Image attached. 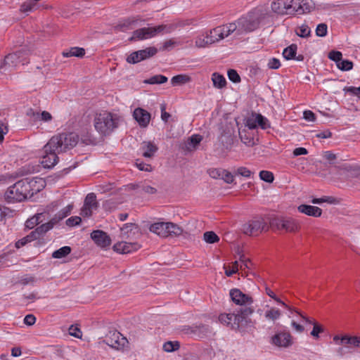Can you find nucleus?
I'll list each match as a JSON object with an SVG mask.
<instances>
[{
    "instance_id": "1",
    "label": "nucleus",
    "mask_w": 360,
    "mask_h": 360,
    "mask_svg": "<svg viewBox=\"0 0 360 360\" xmlns=\"http://www.w3.org/2000/svg\"><path fill=\"white\" fill-rule=\"evenodd\" d=\"M253 307H240L237 310V314H221L219 316V321L230 327L233 330H243L248 326H252L254 322L250 316L254 313Z\"/></svg>"
},
{
    "instance_id": "2",
    "label": "nucleus",
    "mask_w": 360,
    "mask_h": 360,
    "mask_svg": "<svg viewBox=\"0 0 360 360\" xmlns=\"http://www.w3.org/2000/svg\"><path fill=\"white\" fill-rule=\"evenodd\" d=\"M37 183L34 179L25 178L17 181L10 186L5 193V198L8 202H21L28 196L33 195L34 190L32 186Z\"/></svg>"
},
{
    "instance_id": "3",
    "label": "nucleus",
    "mask_w": 360,
    "mask_h": 360,
    "mask_svg": "<svg viewBox=\"0 0 360 360\" xmlns=\"http://www.w3.org/2000/svg\"><path fill=\"white\" fill-rule=\"evenodd\" d=\"M79 141V136L74 132L61 133L53 136L46 144V150L66 152L73 148Z\"/></svg>"
},
{
    "instance_id": "4",
    "label": "nucleus",
    "mask_w": 360,
    "mask_h": 360,
    "mask_svg": "<svg viewBox=\"0 0 360 360\" xmlns=\"http://www.w3.org/2000/svg\"><path fill=\"white\" fill-rule=\"evenodd\" d=\"M268 17L267 13L262 9H256L246 16L239 18L238 32H252L257 29L259 24Z\"/></svg>"
},
{
    "instance_id": "5",
    "label": "nucleus",
    "mask_w": 360,
    "mask_h": 360,
    "mask_svg": "<svg viewBox=\"0 0 360 360\" xmlns=\"http://www.w3.org/2000/svg\"><path fill=\"white\" fill-rule=\"evenodd\" d=\"M118 118L108 112L96 114L94 118V127L101 134L109 135L118 127Z\"/></svg>"
},
{
    "instance_id": "6",
    "label": "nucleus",
    "mask_w": 360,
    "mask_h": 360,
    "mask_svg": "<svg viewBox=\"0 0 360 360\" xmlns=\"http://www.w3.org/2000/svg\"><path fill=\"white\" fill-rule=\"evenodd\" d=\"M272 229L277 230H285L286 232L295 233L300 229L299 221L292 217H276L269 221Z\"/></svg>"
},
{
    "instance_id": "7",
    "label": "nucleus",
    "mask_w": 360,
    "mask_h": 360,
    "mask_svg": "<svg viewBox=\"0 0 360 360\" xmlns=\"http://www.w3.org/2000/svg\"><path fill=\"white\" fill-rule=\"evenodd\" d=\"M268 230L269 226L263 218L250 220L242 226V231L248 236H258L262 231Z\"/></svg>"
},
{
    "instance_id": "8",
    "label": "nucleus",
    "mask_w": 360,
    "mask_h": 360,
    "mask_svg": "<svg viewBox=\"0 0 360 360\" xmlns=\"http://www.w3.org/2000/svg\"><path fill=\"white\" fill-rule=\"evenodd\" d=\"M295 0H274L271 5V10L278 15H295L296 10L294 6Z\"/></svg>"
},
{
    "instance_id": "9",
    "label": "nucleus",
    "mask_w": 360,
    "mask_h": 360,
    "mask_svg": "<svg viewBox=\"0 0 360 360\" xmlns=\"http://www.w3.org/2000/svg\"><path fill=\"white\" fill-rule=\"evenodd\" d=\"M157 53L158 49L154 46L134 51L127 56V62L131 64H136L154 56Z\"/></svg>"
},
{
    "instance_id": "10",
    "label": "nucleus",
    "mask_w": 360,
    "mask_h": 360,
    "mask_svg": "<svg viewBox=\"0 0 360 360\" xmlns=\"http://www.w3.org/2000/svg\"><path fill=\"white\" fill-rule=\"evenodd\" d=\"M230 297L231 300L240 307H252L253 299L249 295L243 293L238 288H233L230 290Z\"/></svg>"
},
{
    "instance_id": "11",
    "label": "nucleus",
    "mask_w": 360,
    "mask_h": 360,
    "mask_svg": "<svg viewBox=\"0 0 360 360\" xmlns=\"http://www.w3.org/2000/svg\"><path fill=\"white\" fill-rule=\"evenodd\" d=\"M127 342V339L117 330L109 331L103 340L104 343L116 349H120L124 347Z\"/></svg>"
},
{
    "instance_id": "12",
    "label": "nucleus",
    "mask_w": 360,
    "mask_h": 360,
    "mask_svg": "<svg viewBox=\"0 0 360 360\" xmlns=\"http://www.w3.org/2000/svg\"><path fill=\"white\" fill-rule=\"evenodd\" d=\"M333 339L335 344L340 345L343 347L348 348L360 347V337L358 336L336 335Z\"/></svg>"
},
{
    "instance_id": "13",
    "label": "nucleus",
    "mask_w": 360,
    "mask_h": 360,
    "mask_svg": "<svg viewBox=\"0 0 360 360\" xmlns=\"http://www.w3.org/2000/svg\"><path fill=\"white\" fill-rule=\"evenodd\" d=\"M271 343L279 347H289L292 345V337L288 332H279L272 336Z\"/></svg>"
},
{
    "instance_id": "14",
    "label": "nucleus",
    "mask_w": 360,
    "mask_h": 360,
    "mask_svg": "<svg viewBox=\"0 0 360 360\" xmlns=\"http://www.w3.org/2000/svg\"><path fill=\"white\" fill-rule=\"evenodd\" d=\"M24 53L25 55L30 54V50L26 47H22L20 49L17 51L15 53H9L5 56L3 65H16L18 63H22L23 65L25 64V59H20V54Z\"/></svg>"
},
{
    "instance_id": "15",
    "label": "nucleus",
    "mask_w": 360,
    "mask_h": 360,
    "mask_svg": "<svg viewBox=\"0 0 360 360\" xmlns=\"http://www.w3.org/2000/svg\"><path fill=\"white\" fill-rule=\"evenodd\" d=\"M252 118L248 121V126L250 129H254L259 127L262 129L270 128V123L267 118L259 113H253Z\"/></svg>"
},
{
    "instance_id": "16",
    "label": "nucleus",
    "mask_w": 360,
    "mask_h": 360,
    "mask_svg": "<svg viewBox=\"0 0 360 360\" xmlns=\"http://www.w3.org/2000/svg\"><path fill=\"white\" fill-rule=\"evenodd\" d=\"M91 238L101 248H106L111 244L110 237L103 231L96 230L91 233Z\"/></svg>"
},
{
    "instance_id": "17",
    "label": "nucleus",
    "mask_w": 360,
    "mask_h": 360,
    "mask_svg": "<svg viewBox=\"0 0 360 360\" xmlns=\"http://www.w3.org/2000/svg\"><path fill=\"white\" fill-rule=\"evenodd\" d=\"M141 248V245L138 243H127L125 241H121L115 243L112 249L114 251L121 253L127 254L133 251L137 250Z\"/></svg>"
},
{
    "instance_id": "18",
    "label": "nucleus",
    "mask_w": 360,
    "mask_h": 360,
    "mask_svg": "<svg viewBox=\"0 0 360 360\" xmlns=\"http://www.w3.org/2000/svg\"><path fill=\"white\" fill-rule=\"evenodd\" d=\"M45 155L42 158L41 164L45 168H51L55 166L58 161V157L57 155L58 151L56 150H46V145L44 146Z\"/></svg>"
},
{
    "instance_id": "19",
    "label": "nucleus",
    "mask_w": 360,
    "mask_h": 360,
    "mask_svg": "<svg viewBox=\"0 0 360 360\" xmlns=\"http://www.w3.org/2000/svg\"><path fill=\"white\" fill-rule=\"evenodd\" d=\"M202 140V137L201 135L193 134L181 143V148L185 153L194 151Z\"/></svg>"
},
{
    "instance_id": "20",
    "label": "nucleus",
    "mask_w": 360,
    "mask_h": 360,
    "mask_svg": "<svg viewBox=\"0 0 360 360\" xmlns=\"http://www.w3.org/2000/svg\"><path fill=\"white\" fill-rule=\"evenodd\" d=\"M153 27H143L134 30L129 41L144 40L155 37Z\"/></svg>"
},
{
    "instance_id": "21",
    "label": "nucleus",
    "mask_w": 360,
    "mask_h": 360,
    "mask_svg": "<svg viewBox=\"0 0 360 360\" xmlns=\"http://www.w3.org/2000/svg\"><path fill=\"white\" fill-rule=\"evenodd\" d=\"M133 117L141 127H146L150 120V114L141 108L134 110Z\"/></svg>"
},
{
    "instance_id": "22",
    "label": "nucleus",
    "mask_w": 360,
    "mask_h": 360,
    "mask_svg": "<svg viewBox=\"0 0 360 360\" xmlns=\"http://www.w3.org/2000/svg\"><path fill=\"white\" fill-rule=\"evenodd\" d=\"M294 6L296 10V14L301 15L310 13L315 7L312 0H295Z\"/></svg>"
},
{
    "instance_id": "23",
    "label": "nucleus",
    "mask_w": 360,
    "mask_h": 360,
    "mask_svg": "<svg viewBox=\"0 0 360 360\" xmlns=\"http://www.w3.org/2000/svg\"><path fill=\"white\" fill-rule=\"evenodd\" d=\"M186 25H189L188 22H179L176 23H172L168 25H160L155 27H153L155 35L156 36L158 34H169L172 32L174 31L179 27H183Z\"/></svg>"
},
{
    "instance_id": "24",
    "label": "nucleus",
    "mask_w": 360,
    "mask_h": 360,
    "mask_svg": "<svg viewBox=\"0 0 360 360\" xmlns=\"http://www.w3.org/2000/svg\"><path fill=\"white\" fill-rule=\"evenodd\" d=\"M121 236L124 239H131L136 237V235L139 234V228L138 225L132 223L125 224L123 227L120 229Z\"/></svg>"
},
{
    "instance_id": "25",
    "label": "nucleus",
    "mask_w": 360,
    "mask_h": 360,
    "mask_svg": "<svg viewBox=\"0 0 360 360\" xmlns=\"http://www.w3.org/2000/svg\"><path fill=\"white\" fill-rule=\"evenodd\" d=\"M158 150V147L152 141H143L140 147L141 155L146 158H153Z\"/></svg>"
},
{
    "instance_id": "26",
    "label": "nucleus",
    "mask_w": 360,
    "mask_h": 360,
    "mask_svg": "<svg viewBox=\"0 0 360 360\" xmlns=\"http://www.w3.org/2000/svg\"><path fill=\"white\" fill-rule=\"evenodd\" d=\"M297 210L309 217H319L322 214V210L320 207L306 204L299 205Z\"/></svg>"
},
{
    "instance_id": "27",
    "label": "nucleus",
    "mask_w": 360,
    "mask_h": 360,
    "mask_svg": "<svg viewBox=\"0 0 360 360\" xmlns=\"http://www.w3.org/2000/svg\"><path fill=\"white\" fill-rule=\"evenodd\" d=\"M323 158L328 161V163L331 165H333L335 168L341 170L350 171L351 166L347 164H344L341 165H336V159L337 156L335 154L333 153L331 151H326L323 154Z\"/></svg>"
},
{
    "instance_id": "28",
    "label": "nucleus",
    "mask_w": 360,
    "mask_h": 360,
    "mask_svg": "<svg viewBox=\"0 0 360 360\" xmlns=\"http://www.w3.org/2000/svg\"><path fill=\"white\" fill-rule=\"evenodd\" d=\"M167 222H157L150 225V231L162 238L167 237Z\"/></svg>"
},
{
    "instance_id": "29",
    "label": "nucleus",
    "mask_w": 360,
    "mask_h": 360,
    "mask_svg": "<svg viewBox=\"0 0 360 360\" xmlns=\"http://www.w3.org/2000/svg\"><path fill=\"white\" fill-rule=\"evenodd\" d=\"M296 313L299 314L301 318L304 320L306 322L311 323L314 326L313 330L311 332V335L316 338H318L319 337V334L320 333L323 332V328L321 326L319 325L316 322L311 321L308 317L303 315L302 313H300L299 311H296Z\"/></svg>"
},
{
    "instance_id": "30",
    "label": "nucleus",
    "mask_w": 360,
    "mask_h": 360,
    "mask_svg": "<svg viewBox=\"0 0 360 360\" xmlns=\"http://www.w3.org/2000/svg\"><path fill=\"white\" fill-rule=\"evenodd\" d=\"M211 332L208 325L200 324L191 328V333L200 338H202Z\"/></svg>"
},
{
    "instance_id": "31",
    "label": "nucleus",
    "mask_w": 360,
    "mask_h": 360,
    "mask_svg": "<svg viewBox=\"0 0 360 360\" xmlns=\"http://www.w3.org/2000/svg\"><path fill=\"white\" fill-rule=\"evenodd\" d=\"M206 38H209L210 41H212V44L223 39V32H221L220 27L218 26L211 30L210 33L207 34Z\"/></svg>"
},
{
    "instance_id": "32",
    "label": "nucleus",
    "mask_w": 360,
    "mask_h": 360,
    "mask_svg": "<svg viewBox=\"0 0 360 360\" xmlns=\"http://www.w3.org/2000/svg\"><path fill=\"white\" fill-rule=\"evenodd\" d=\"M212 80L213 82L214 86L217 89H222L226 85V80L225 77L217 72L212 74Z\"/></svg>"
},
{
    "instance_id": "33",
    "label": "nucleus",
    "mask_w": 360,
    "mask_h": 360,
    "mask_svg": "<svg viewBox=\"0 0 360 360\" xmlns=\"http://www.w3.org/2000/svg\"><path fill=\"white\" fill-rule=\"evenodd\" d=\"M72 209V205H68L65 207L60 210L56 215L55 217L51 219L53 222H54V224H57L60 220L63 219L65 217H66L68 215H69L71 212V210Z\"/></svg>"
},
{
    "instance_id": "34",
    "label": "nucleus",
    "mask_w": 360,
    "mask_h": 360,
    "mask_svg": "<svg viewBox=\"0 0 360 360\" xmlns=\"http://www.w3.org/2000/svg\"><path fill=\"white\" fill-rule=\"evenodd\" d=\"M167 237H176L180 236L183 233V229L179 225L172 223L167 222Z\"/></svg>"
},
{
    "instance_id": "35",
    "label": "nucleus",
    "mask_w": 360,
    "mask_h": 360,
    "mask_svg": "<svg viewBox=\"0 0 360 360\" xmlns=\"http://www.w3.org/2000/svg\"><path fill=\"white\" fill-rule=\"evenodd\" d=\"M138 19L129 18L126 20L122 24L118 25L115 29L120 31L124 32L127 30H132L134 28V25L137 23Z\"/></svg>"
},
{
    "instance_id": "36",
    "label": "nucleus",
    "mask_w": 360,
    "mask_h": 360,
    "mask_svg": "<svg viewBox=\"0 0 360 360\" xmlns=\"http://www.w3.org/2000/svg\"><path fill=\"white\" fill-rule=\"evenodd\" d=\"M63 56L65 57H79L82 58L85 55V50L83 48L80 47H72L68 51H64L63 53Z\"/></svg>"
},
{
    "instance_id": "37",
    "label": "nucleus",
    "mask_w": 360,
    "mask_h": 360,
    "mask_svg": "<svg viewBox=\"0 0 360 360\" xmlns=\"http://www.w3.org/2000/svg\"><path fill=\"white\" fill-rule=\"evenodd\" d=\"M297 46L292 44L283 50V56L286 60L294 59L297 53Z\"/></svg>"
},
{
    "instance_id": "38",
    "label": "nucleus",
    "mask_w": 360,
    "mask_h": 360,
    "mask_svg": "<svg viewBox=\"0 0 360 360\" xmlns=\"http://www.w3.org/2000/svg\"><path fill=\"white\" fill-rule=\"evenodd\" d=\"M219 141L226 149H229L233 143V137L230 133L224 132L221 135Z\"/></svg>"
},
{
    "instance_id": "39",
    "label": "nucleus",
    "mask_w": 360,
    "mask_h": 360,
    "mask_svg": "<svg viewBox=\"0 0 360 360\" xmlns=\"http://www.w3.org/2000/svg\"><path fill=\"white\" fill-rule=\"evenodd\" d=\"M84 205L89 207L93 210H96L98 207L96 196L94 193H89L86 196Z\"/></svg>"
},
{
    "instance_id": "40",
    "label": "nucleus",
    "mask_w": 360,
    "mask_h": 360,
    "mask_svg": "<svg viewBox=\"0 0 360 360\" xmlns=\"http://www.w3.org/2000/svg\"><path fill=\"white\" fill-rule=\"evenodd\" d=\"M264 316L266 319L274 322L281 317V312L278 309L271 308L266 311Z\"/></svg>"
},
{
    "instance_id": "41",
    "label": "nucleus",
    "mask_w": 360,
    "mask_h": 360,
    "mask_svg": "<svg viewBox=\"0 0 360 360\" xmlns=\"http://www.w3.org/2000/svg\"><path fill=\"white\" fill-rule=\"evenodd\" d=\"M71 252V248L69 246H64L54 251L52 253V257L55 259H61L68 256Z\"/></svg>"
},
{
    "instance_id": "42",
    "label": "nucleus",
    "mask_w": 360,
    "mask_h": 360,
    "mask_svg": "<svg viewBox=\"0 0 360 360\" xmlns=\"http://www.w3.org/2000/svg\"><path fill=\"white\" fill-rule=\"evenodd\" d=\"M167 82V77L162 75H156L144 81L146 84H164Z\"/></svg>"
},
{
    "instance_id": "43",
    "label": "nucleus",
    "mask_w": 360,
    "mask_h": 360,
    "mask_svg": "<svg viewBox=\"0 0 360 360\" xmlns=\"http://www.w3.org/2000/svg\"><path fill=\"white\" fill-rule=\"evenodd\" d=\"M54 225V222H53L52 220H51L49 222L41 224V226H38L34 230V233H37L38 236L40 237L43 234L46 233L48 231L51 229Z\"/></svg>"
},
{
    "instance_id": "44",
    "label": "nucleus",
    "mask_w": 360,
    "mask_h": 360,
    "mask_svg": "<svg viewBox=\"0 0 360 360\" xmlns=\"http://www.w3.org/2000/svg\"><path fill=\"white\" fill-rule=\"evenodd\" d=\"M311 202L313 204H321L323 202H328L329 204L338 203L337 199L333 196H323L320 198H313Z\"/></svg>"
},
{
    "instance_id": "45",
    "label": "nucleus",
    "mask_w": 360,
    "mask_h": 360,
    "mask_svg": "<svg viewBox=\"0 0 360 360\" xmlns=\"http://www.w3.org/2000/svg\"><path fill=\"white\" fill-rule=\"evenodd\" d=\"M190 77L186 75H178L173 77L171 79V82L173 85L184 84L189 82Z\"/></svg>"
},
{
    "instance_id": "46",
    "label": "nucleus",
    "mask_w": 360,
    "mask_h": 360,
    "mask_svg": "<svg viewBox=\"0 0 360 360\" xmlns=\"http://www.w3.org/2000/svg\"><path fill=\"white\" fill-rule=\"evenodd\" d=\"M240 138L241 141L248 146H253L255 145V141L246 131L239 132Z\"/></svg>"
},
{
    "instance_id": "47",
    "label": "nucleus",
    "mask_w": 360,
    "mask_h": 360,
    "mask_svg": "<svg viewBox=\"0 0 360 360\" xmlns=\"http://www.w3.org/2000/svg\"><path fill=\"white\" fill-rule=\"evenodd\" d=\"M180 344L178 341H168L163 345V350L167 352H172L178 350Z\"/></svg>"
},
{
    "instance_id": "48",
    "label": "nucleus",
    "mask_w": 360,
    "mask_h": 360,
    "mask_svg": "<svg viewBox=\"0 0 360 360\" xmlns=\"http://www.w3.org/2000/svg\"><path fill=\"white\" fill-rule=\"evenodd\" d=\"M37 8V4L33 0H30V1H28L26 2H24L20 6V11L24 13L28 12V11H32L34 10H36Z\"/></svg>"
},
{
    "instance_id": "49",
    "label": "nucleus",
    "mask_w": 360,
    "mask_h": 360,
    "mask_svg": "<svg viewBox=\"0 0 360 360\" xmlns=\"http://www.w3.org/2000/svg\"><path fill=\"white\" fill-rule=\"evenodd\" d=\"M205 241L207 243H214L219 240V236L213 231H207L203 235Z\"/></svg>"
},
{
    "instance_id": "50",
    "label": "nucleus",
    "mask_w": 360,
    "mask_h": 360,
    "mask_svg": "<svg viewBox=\"0 0 360 360\" xmlns=\"http://www.w3.org/2000/svg\"><path fill=\"white\" fill-rule=\"evenodd\" d=\"M337 67L342 71H348L352 69L353 63L349 60H341Z\"/></svg>"
},
{
    "instance_id": "51",
    "label": "nucleus",
    "mask_w": 360,
    "mask_h": 360,
    "mask_svg": "<svg viewBox=\"0 0 360 360\" xmlns=\"http://www.w3.org/2000/svg\"><path fill=\"white\" fill-rule=\"evenodd\" d=\"M259 177L267 183H272L274 179L273 173L266 170H262L259 172Z\"/></svg>"
},
{
    "instance_id": "52",
    "label": "nucleus",
    "mask_w": 360,
    "mask_h": 360,
    "mask_svg": "<svg viewBox=\"0 0 360 360\" xmlns=\"http://www.w3.org/2000/svg\"><path fill=\"white\" fill-rule=\"evenodd\" d=\"M33 116L35 119H39L45 122L50 121L52 119L51 115L47 111L42 112H33Z\"/></svg>"
},
{
    "instance_id": "53",
    "label": "nucleus",
    "mask_w": 360,
    "mask_h": 360,
    "mask_svg": "<svg viewBox=\"0 0 360 360\" xmlns=\"http://www.w3.org/2000/svg\"><path fill=\"white\" fill-rule=\"evenodd\" d=\"M310 29L306 25H302L296 30V34L301 37H307L310 35Z\"/></svg>"
},
{
    "instance_id": "54",
    "label": "nucleus",
    "mask_w": 360,
    "mask_h": 360,
    "mask_svg": "<svg viewBox=\"0 0 360 360\" xmlns=\"http://www.w3.org/2000/svg\"><path fill=\"white\" fill-rule=\"evenodd\" d=\"M342 54L338 51H331L328 53V58L335 62L336 65L339 63V61L342 60Z\"/></svg>"
},
{
    "instance_id": "55",
    "label": "nucleus",
    "mask_w": 360,
    "mask_h": 360,
    "mask_svg": "<svg viewBox=\"0 0 360 360\" xmlns=\"http://www.w3.org/2000/svg\"><path fill=\"white\" fill-rule=\"evenodd\" d=\"M212 44V42L210 41V39L206 37H198L195 40V46L198 48H204L207 45Z\"/></svg>"
},
{
    "instance_id": "56",
    "label": "nucleus",
    "mask_w": 360,
    "mask_h": 360,
    "mask_svg": "<svg viewBox=\"0 0 360 360\" xmlns=\"http://www.w3.org/2000/svg\"><path fill=\"white\" fill-rule=\"evenodd\" d=\"M223 173H224L223 169L212 168L208 170L209 175L213 179H221Z\"/></svg>"
},
{
    "instance_id": "57",
    "label": "nucleus",
    "mask_w": 360,
    "mask_h": 360,
    "mask_svg": "<svg viewBox=\"0 0 360 360\" xmlns=\"http://www.w3.org/2000/svg\"><path fill=\"white\" fill-rule=\"evenodd\" d=\"M42 214H39L38 215L28 219L25 222V226L28 229H32L35 225L39 223V220Z\"/></svg>"
},
{
    "instance_id": "58",
    "label": "nucleus",
    "mask_w": 360,
    "mask_h": 360,
    "mask_svg": "<svg viewBox=\"0 0 360 360\" xmlns=\"http://www.w3.org/2000/svg\"><path fill=\"white\" fill-rule=\"evenodd\" d=\"M328 27L325 23L318 25L316 29V35L319 37H325L327 34Z\"/></svg>"
},
{
    "instance_id": "59",
    "label": "nucleus",
    "mask_w": 360,
    "mask_h": 360,
    "mask_svg": "<svg viewBox=\"0 0 360 360\" xmlns=\"http://www.w3.org/2000/svg\"><path fill=\"white\" fill-rule=\"evenodd\" d=\"M228 77L229 79L234 83H238L240 82V77L235 70H229L228 71Z\"/></svg>"
},
{
    "instance_id": "60",
    "label": "nucleus",
    "mask_w": 360,
    "mask_h": 360,
    "mask_svg": "<svg viewBox=\"0 0 360 360\" xmlns=\"http://www.w3.org/2000/svg\"><path fill=\"white\" fill-rule=\"evenodd\" d=\"M68 330H69V334L71 336H73L77 338H81L82 336V333L78 327H75L74 326H71L69 328Z\"/></svg>"
},
{
    "instance_id": "61",
    "label": "nucleus",
    "mask_w": 360,
    "mask_h": 360,
    "mask_svg": "<svg viewBox=\"0 0 360 360\" xmlns=\"http://www.w3.org/2000/svg\"><path fill=\"white\" fill-rule=\"evenodd\" d=\"M82 221V219L79 217H71L66 220V224L68 226H74L79 225Z\"/></svg>"
},
{
    "instance_id": "62",
    "label": "nucleus",
    "mask_w": 360,
    "mask_h": 360,
    "mask_svg": "<svg viewBox=\"0 0 360 360\" xmlns=\"http://www.w3.org/2000/svg\"><path fill=\"white\" fill-rule=\"evenodd\" d=\"M136 165L137 167L141 171L150 172L152 170V167L150 165L144 163L143 162H139V160H136Z\"/></svg>"
},
{
    "instance_id": "63",
    "label": "nucleus",
    "mask_w": 360,
    "mask_h": 360,
    "mask_svg": "<svg viewBox=\"0 0 360 360\" xmlns=\"http://www.w3.org/2000/svg\"><path fill=\"white\" fill-rule=\"evenodd\" d=\"M281 66V63L278 59L273 58L269 60L268 67L269 69L276 70Z\"/></svg>"
},
{
    "instance_id": "64",
    "label": "nucleus",
    "mask_w": 360,
    "mask_h": 360,
    "mask_svg": "<svg viewBox=\"0 0 360 360\" xmlns=\"http://www.w3.org/2000/svg\"><path fill=\"white\" fill-rule=\"evenodd\" d=\"M344 90L346 92H348L352 95H355L360 98V86L359 87H354V86H349V87H345Z\"/></svg>"
}]
</instances>
